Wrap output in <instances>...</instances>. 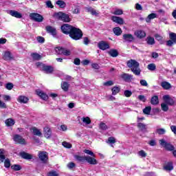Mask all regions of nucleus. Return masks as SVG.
<instances>
[{
    "label": "nucleus",
    "instance_id": "obj_17",
    "mask_svg": "<svg viewBox=\"0 0 176 176\" xmlns=\"http://www.w3.org/2000/svg\"><path fill=\"white\" fill-rule=\"evenodd\" d=\"M19 156H21L22 159H25L26 160H31V159H32V155L31 154L24 151L19 153Z\"/></svg>",
    "mask_w": 176,
    "mask_h": 176
},
{
    "label": "nucleus",
    "instance_id": "obj_30",
    "mask_svg": "<svg viewBox=\"0 0 176 176\" xmlns=\"http://www.w3.org/2000/svg\"><path fill=\"white\" fill-rule=\"evenodd\" d=\"M157 18V14L155 13H151L148 15V16L146 18V23H151V20H153V19Z\"/></svg>",
    "mask_w": 176,
    "mask_h": 176
},
{
    "label": "nucleus",
    "instance_id": "obj_61",
    "mask_svg": "<svg viewBox=\"0 0 176 176\" xmlns=\"http://www.w3.org/2000/svg\"><path fill=\"white\" fill-rule=\"evenodd\" d=\"M124 94L125 97H131L133 93L131 92V91L126 90L124 91Z\"/></svg>",
    "mask_w": 176,
    "mask_h": 176
},
{
    "label": "nucleus",
    "instance_id": "obj_29",
    "mask_svg": "<svg viewBox=\"0 0 176 176\" xmlns=\"http://www.w3.org/2000/svg\"><path fill=\"white\" fill-rule=\"evenodd\" d=\"M5 123L7 127H10L12 126H14V123L16 122L12 118H8L7 120H6Z\"/></svg>",
    "mask_w": 176,
    "mask_h": 176
},
{
    "label": "nucleus",
    "instance_id": "obj_59",
    "mask_svg": "<svg viewBox=\"0 0 176 176\" xmlns=\"http://www.w3.org/2000/svg\"><path fill=\"white\" fill-rule=\"evenodd\" d=\"M64 56H71V51L63 48V54Z\"/></svg>",
    "mask_w": 176,
    "mask_h": 176
},
{
    "label": "nucleus",
    "instance_id": "obj_25",
    "mask_svg": "<svg viewBox=\"0 0 176 176\" xmlns=\"http://www.w3.org/2000/svg\"><path fill=\"white\" fill-rule=\"evenodd\" d=\"M85 9H86L87 12L88 13H91V14H92V16H98V14H100V13L98 12H97L96 10H94L91 7L86 8Z\"/></svg>",
    "mask_w": 176,
    "mask_h": 176
},
{
    "label": "nucleus",
    "instance_id": "obj_41",
    "mask_svg": "<svg viewBox=\"0 0 176 176\" xmlns=\"http://www.w3.org/2000/svg\"><path fill=\"white\" fill-rule=\"evenodd\" d=\"M111 91H112L113 96H116V94H118V93H119V91H120V88L119 87H113L111 89Z\"/></svg>",
    "mask_w": 176,
    "mask_h": 176
},
{
    "label": "nucleus",
    "instance_id": "obj_33",
    "mask_svg": "<svg viewBox=\"0 0 176 176\" xmlns=\"http://www.w3.org/2000/svg\"><path fill=\"white\" fill-rule=\"evenodd\" d=\"M113 31L115 35H116L117 36L122 35V32H123V31H122V29L119 27L114 28L113 29Z\"/></svg>",
    "mask_w": 176,
    "mask_h": 176
},
{
    "label": "nucleus",
    "instance_id": "obj_24",
    "mask_svg": "<svg viewBox=\"0 0 176 176\" xmlns=\"http://www.w3.org/2000/svg\"><path fill=\"white\" fill-rule=\"evenodd\" d=\"M30 99H28L26 96H19L17 101L21 102V104H27Z\"/></svg>",
    "mask_w": 176,
    "mask_h": 176
},
{
    "label": "nucleus",
    "instance_id": "obj_18",
    "mask_svg": "<svg viewBox=\"0 0 176 176\" xmlns=\"http://www.w3.org/2000/svg\"><path fill=\"white\" fill-rule=\"evenodd\" d=\"M135 35L139 39H142V38H145L146 36V33H145L143 30H138L135 32Z\"/></svg>",
    "mask_w": 176,
    "mask_h": 176
},
{
    "label": "nucleus",
    "instance_id": "obj_1",
    "mask_svg": "<svg viewBox=\"0 0 176 176\" xmlns=\"http://www.w3.org/2000/svg\"><path fill=\"white\" fill-rule=\"evenodd\" d=\"M74 159L78 162V163H85L87 162L89 164L96 165L98 164V162H97V160L96 158H93L90 156H80L76 155H74Z\"/></svg>",
    "mask_w": 176,
    "mask_h": 176
},
{
    "label": "nucleus",
    "instance_id": "obj_43",
    "mask_svg": "<svg viewBox=\"0 0 176 176\" xmlns=\"http://www.w3.org/2000/svg\"><path fill=\"white\" fill-rule=\"evenodd\" d=\"M55 52L56 53V54H63L64 52V48L61 47H56L55 48Z\"/></svg>",
    "mask_w": 176,
    "mask_h": 176
},
{
    "label": "nucleus",
    "instance_id": "obj_52",
    "mask_svg": "<svg viewBox=\"0 0 176 176\" xmlns=\"http://www.w3.org/2000/svg\"><path fill=\"white\" fill-rule=\"evenodd\" d=\"M107 144H115L116 142V140H115V138L110 137L108 138V140L107 141Z\"/></svg>",
    "mask_w": 176,
    "mask_h": 176
},
{
    "label": "nucleus",
    "instance_id": "obj_54",
    "mask_svg": "<svg viewBox=\"0 0 176 176\" xmlns=\"http://www.w3.org/2000/svg\"><path fill=\"white\" fill-rule=\"evenodd\" d=\"M126 65L129 67V68H131V71H133V59L128 60Z\"/></svg>",
    "mask_w": 176,
    "mask_h": 176
},
{
    "label": "nucleus",
    "instance_id": "obj_58",
    "mask_svg": "<svg viewBox=\"0 0 176 176\" xmlns=\"http://www.w3.org/2000/svg\"><path fill=\"white\" fill-rule=\"evenodd\" d=\"M6 89H7V90H12V89H13V83L12 82H8L6 85Z\"/></svg>",
    "mask_w": 176,
    "mask_h": 176
},
{
    "label": "nucleus",
    "instance_id": "obj_46",
    "mask_svg": "<svg viewBox=\"0 0 176 176\" xmlns=\"http://www.w3.org/2000/svg\"><path fill=\"white\" fill-rule=\"evenodd\" d=\"M84 153H86L87 155H89V156H92L91 157L94 158L96 157V155L94 154V153H93V151H90V150H87V149H85L83 151Z\"/></svg>",
    "mask_w": 176,
    "mask_h": 176
},
{
    "label": "nucleus",
    "instance_id": "obj_6",
    "mask_svg": "<svg viewBox=\"0 0 176 176\" xmlns=\"http://www.w3.org/2000/svg\"><path fill=\"white\" fill-rule=\"evenodd\" d=\"M133 73L137 76L141 75V69L140 68V63L135 60H133Z\"/></svg>",
    "mask_w": 176,
    "mask_h": 176
},
{
    "label": "nucleus",
    "instance_id": "obj_28",
    "mask_svg": "<svg viewBox=\"0 0 176 176\" xmlns=\"http://www.w3.org/2000/svg\"><path fill=\"white\" fill-rule=\"evenodd\" d=\"M72 13H73V14H79L80 13V8L79 6L74 5L72 9Z\"/></svg>",
    "mask_w": 176,
    "mask_h": 176
},
{
    "label": "nucleus",
    "instance_id": "obj_38",
    "mask_svg": "<svg viewBox=\"0 0 176 176\" xmlns=\"http://www.w3.org/2000/svg\"><path fill=\"white\" fill-rule=\"evenodd\" d=\"M155 133L158 135H164L166 134V130L163 128L157 129Z\"/></svg>",
    "mask_w": 176,
    "mask_h": 176
},
{
    "label": "nucleus",
    "instance_id": "obj_15",
    "mask_svg": "<svg viewBox=\"0 0 176 176\" xmlns=\"http://www.w3.org/2000/svg\"><path fill=\"white\" fill-rule=\"evenodd\" d=\"M98 46L100 50H107V49H109V44L104 41L98 43Z\"/></svg>",
    "mask_w": 176,
    "mask_h": 176
},
{
    "label": "nucleus",
    "instance_id": "obj_47",
    "mask_svg": "<svg viewBox=\"0 0 176 176\" xmlns=\"http://www.w3.org/2000/svg\"><path fill=\"white\" fill-rule=\"evenodd\" d=\"M31 56L32 57L33 60H41L42 56L36 53H33L31 54Z\"/></svg>",
    "mask_w": 176,
    "mask_h": 176
},
{
    "label": "nucleus",
    "instance_id": "obj_13",
    "mask_svg": "<svg viewBox=\"0 0 176 176\" xmlns=\"http://www.w3.org/2000/svg\"><path fill=\"white\" fill-rule=\"evenodd\" d=\"M45 30L47 31V32H48V34H50L51 35H52V36H56L57 35V30H56L55 28L50 26V25H47L45 27Z\"/></svg>",
    "mask_w": 176,
    "mask_h": 176
},
{
    "label": "nucleus",
    "instance_id": "obj_60",
    "mask_svg": "<svg viewBox=\"0 0 176 176\" xmlns=\"http://www.w3.org/2000/svg\"><path fill=\"white\" fill-rule=\"evenodd\" d=\"M139 156H141V157H146V153L144 151V150H141L138 152Z\"/></svg>",
    "mask_w": 176,
    "mask_h": 176
},
{
    "label": "nucleus",
    "instance_id": "obj_2",
    "mask_svg": "<svg viewBox=\"0 0 176 176\" xmlns=\"http://www.w3.org/2000/svg\"><path fill=\"white\" fill-rule=\"evenodd\" d=\"M69 36L72 39H74V41H79L80 39H82V37L83 36V32L78 28L73 27Z\"/></svg>",
    "mask_w": 176,
    "mask_h": 176
},
{
    "label": "nucleus",
    "instance_id": "obj_31",
    "mask_svg": "<svg viewBox=\"0 0 176 176\" xmlns=\"http://www.w3.org/2000/svg\"><path fill=\"white\" fill-rule=\"evenodd\" d=\"M164 169L166 170V171H171V170H174L173 162H168L166 165L164 166Z\"/></svg>",
    "mask_w": 176,
    "mask_h": 176
},
{
    "label": "nucleus",
    "instance_id": "obj_51",
    "mask_svg": "<svg viewBox=\"0 0 176 176\" xmlns=\"http://www.w3.org/2000/svg\"><path fill=\"white\" fill-rule=\"evenodd\" d=\"M47 176H58V173L56 170H51L47 173Z\"/></svg>",
    "mask_w": 176,
    "mask_h": 176
},
{
    "label": "nucleus",
    "instance_id": "obj_57",
    "mask_svg": "<svg viewBox=\"0 0 176 176\" xmlns=\"http://www.w3.org/2000/svg\"><path fill=\"white\" fill-rule=\"evenodd\" d=\"M45 5L47 6V8H50L51 9H53V8H54L53 4L52 3V1L50 0L47 1L45 2Z\"/></svg>",
    "mask_w": 176,
    "mask_h": 176
},
{
    "label": "nucleus",
    "instance_id": "obj_16",
    "mask_svg": "<svg viewBox=\"0 0 176 176\" xmlns=\"http://www.w3.org/2000/svg\"><path fill=\"white\" fill-rule=\"evenodd\" d=\"M138 127L142 133H148V126L142 122L138 123Z\"/></svg>",
    "mask_w": 176,
    "mask_h": 176
},
{
    "label": "nucleus",
    "instance_id": "obj_35",
    "mask_svg": "<svg viewBox=\"0 0 176 176\" xmlns=\"http://www.w3.org/2000/svg\"><path fill=\"white\" fill-rule=\"evenodd\" d=\"M109 54L111 57H118V56H119V52H118V50H111L109 51Z\"/></svg>",
    "mask_w": 176,
    "mask_h": 176
},
{
    "label": "nucleus",
    "instance_id": "obj_20",
    "mask_svg": "<svg viewBox=\"0 0 176 176\" xmlns=\"http://www.w3.org/2000/svg\"><path fill=\"white\" fill-rule=\"evenodd\" d=\"M30 131H32L34 135H37V137H42V132L36 127H32L30 129Z\"/></svg>",
    "mask_w": 176,
    "mask_h": 176
},
{
    "label": "nucleus",
    "instance_id": "obj_26",
    "mask_svg": "<svg viewBox=\"0 0 176 176\" xmlns=\"http://www.w3.org/2000/svg\"><path fill=\"white\" fill-rule=\"evenodd\" d=\"M161 86L164 88V90H170V89L172 87L171 84L167 81L162 82Z\"/></svg>",
    "mask_w": 176,
    "mask_h": 176
},
{
    "label": "nucleus",
    "instance_id": "obj_50",
    "mask_svg": "<svg viewBox=\"0 0 176 176\" xmlns=\"http://www.w3.org/2000/svg\"><path fill=\"white\" fill-rule=\"evenodd\" d=\"M63 146H64V148H67L68 149H70V148H72V144H71L69 142H63L62 143Z\"/></svg>",
    "mask_w": 176,
    "mask_h": 176
},
{
    "label": "nucleus",
    "instance_id": "obj_7",
    "mask_svg": "<svg viewBox=\"0 0 176 176\" xmlns=\"http://www.w3.org/2000/svg\"><path fill=\"white\" fill-rule=\"evenodd\" d=\"M13 140L14 141L15 144L27 145V142L25 141V139H24L22 135H20L19 134L14 135Z\"/></svg>",
    "mask_w": 176,
    "mask_h": 176
},
{
    "label": "nucleus",
    "instance_id": "obj_9",
    "mask_svg": "<svg viewBox=\"0 0 176 176\" xmlns=\"http://www.w3.org/2000/svg\"><path fill=\"white\" fill-rule=\"evenodd\" d=\"M74 28V26L69 25V24H63L60 27V30L63 34H65V35H69L71 34V32L72 31V29Z\"/></svg>",
    "mask_w": 176,
    "mask_h": 176
},
{
    "label": "nucleus",
    "instance_id": "obj_40",
    "mask_svg": "<svg viewBox=\"0 0 176 176\" xmlns=\"http://www.w3.org/2000/svg\"><path fill=\"white\" fill-rule=\"evenodd\" d=\"M61 87L63 89V91H67L68 89H69V84H68L67 82H63L61 84Z\"/></svg>",
    "mask_w": 176,
    "mask_h": 176
},
{
    "label": "nucleus",
    "instance_id": "obj_8",
    "mask_svg": "<svg viewBox=\"0 0 176 176\" xmlns=\"http://www.w3.org/2000/svg\"><path fill=\"white\" fill-rule=\"evenodd\" d=\"M29 16L31 20L36 23H42L43 21V16L38 13H30Z\"/></svg>",
    "mask_w": 176,
    "mask_h": 176
},
{
    "label": "nucleus",
    "instance_id": "obj_4",
    "mask_svg": "<svg viewBox=\"0 0 176 176\" xmlns=\"http://www.w3.org/2000/svg\"><path fill=\"white\" fill-rule=\"evenodd\" d=\"M55 16L58 19V20H61V21H64L65 23H69V21H71L69 15L63 12L56 13Z\"/></svg>",
    "mask_w": 176,
    "mask_h": 176
},
{
    "label": "nucleus",
    "instance_id": "obj_19",
    "mask_svg": "<svg viewBox=\"0 0 176 176\" xmlns=\"http://www.w3.org/2000/svg\"><path fill=\"white\" fill-rule=\"evenodd\" d=\"M122 38H123L124 42H127L128 43L133 42V35L132 34H123Z\"/></svg>",
    "mask_w": 176,
    "mask_h": 176
},
{
    "label": "nucleus",
    "instance_id": "obj_44",
    "mask_svg": "<svg viewBox=\"0 0 176 176\" xmlns=\"http://www.w3.org/2000/svg\"><path fill=\"white\" fill-rule=\"evenodd\" d=\"M146 42L148 45H155V38H153V37L148 36L146 38Z\"/></svg>",
    "mask_w": 176,
    "mask_h": 176
},
{
    "label": "nucleus",
    "instance_id": "obj_14",
    "mask_svg": "<svg viewBox=\"0 0 176 176\" xmlns=\"http://www.w3.org/2000/svg\"><path fill=\"white\" fill-rule=\"evenodd\" d=\"M111 20L113 21V23H116L120 25H123V24H124V20L120 16H113L111 17Z\"/></svg>",
    "mask_w": 176,
    "mask_h": 176
},
{
    "label": "nucleus",
    "instance_id": "obj_49",
    "mask_svg": "<svg viewBox=\"0 0 176 176\" xmlns=\"http://www.w3.org/2000/svg\"><path fill=\"white\" fill-rule=\"evenodd\" d=\"M161 108L164 112H167L168 111V106L166 103L161 104Z\"/></svg>",
    "mask_w": 176,
    "mask_h": 176
},
{
    "label": "nucleus",
    "instance_id": "obj_42",
    "mask_svg": "<svg viewBox=\"0 0 176 176\" xmlns=\"http://www.w3.org/2000/svg\"><path fill=\"white\" fill-rule=\"evenodd\" d=\"M81 120H82V122L85 123V124H90L91 123V120H90L89 117H83L81 118Z\"/></svg>",
    "mask_w": 176,
    "mask_h": 176
},
{
    "label": "nucleus",
    "instance_id": "obj_10",
    "mask_svg": "<svg viewBox=\"0 0 176 176\" xmlns=\"http://www.w3.org/2000/svg\"><path fill=\"white\" fill-rule=\"evenodd\" d=\"M169 38L170 40L166 41V45L168 46L169 47H171L174 43L176 44V34L174 32H170L169 34Z\"/></svg>",
    "mask_w": 176,
    "mask_h": 176
},
{
    "label": "nucleus",
    "instance_id": "obj_37",
    "mask_svg": "<svg viewBox=\"0 0 176 176\" xmlns=\"http://www.w3.org/2000/svg\"><path fill=\"white\" fill-rule=\"evenodd\" d=\"M56 5H58V6H59V8L62 9H63L64 8H65V6H67V3H65V1L63 0H58L56 1Z\"/></svg>",
    "mask_w": 176,
    "mask_h": 176
},
{
    "label": "nucleus",
    "instance_id": "obj_62",
    "mask_svg": "<svg viewBox=\"0 0 176 176\" xmlns=\"http://www.w3.org/2000/svg\"><path fill=\"white\" fill-rule=\"evenodd\" d=\"M166 104H167L168 105H174V100L169 98L168 100H166Z\"/></svg>",
    "mask_w": 176,
    "mask_h": 176
},
{
    "label": "nucleus",
    "instance_id": "obj_36",
    "mask_svg": "<svg viewBox=\"0 0 176 176\" xmlns=\"http://www.w3.org/2000/svg\"><path fill=\"white\" fill-rule=\"evenodd\" d=\"M121 78H122L125 82H129L131 79V75L129 74H123L121 75Z\"/></svg>",
    "mask_w": 176,
    "mask_h": 176
},
{
    "label": "nucleus",
    "instance_id": "obj_34",
    "mask_svg": "<svg viewBox=\"0 0 176 176\" xmlns=\"http://www.w3.org/2000/svg\"><path fill=\"white\" fill-rule=\"evenodd\" d=\"M99 129L100 130H102V131H107L109 129V126H107V124L101 122L99 124Z\"/></svg>",
    "mask_w": 176,
    "mask_h": 176
},
{
    "label": "nucleus",
    "instance_id": "obj_23",
    "mask_svg": "<svg viewBox=\"0 0 176 176\" xmlns=\"http://www.w3.org/2000/svg\"><path fill=\"white\" fill-rule=\"evenodd\" d=\"M44 135L45 138H50L52 137V129L47 126L44 127Z\"/></svg>",
    "mask_w": 176,
    "mask_h": 176
},
{
    "label": "nucleus",
    "instance_id": "obj_45",
    "mask_svg": "<svg viewBox=\"0 0 176 176\" xmlns=\"http://www.w3.org/2000/svg\"><path fill=\"white\" fill-rule=\"evenodd\" d=\"M11 168L14 171H20V170H21V166L19 164H14L11 166Z\"/></svg>",
    "mask_w": 176,
    "mask_h": 176
},
{
    "label": "nucleus",
    "instance_id": "obj_64",
    "mask_svg": "<svg viewBox=\"0 0 176 176\" xmlns=\"http://www.w3.org/2000/svg\"><path fill=\"white\" fill-rule=\"evenodd\" d=\"M112 85H113V81L112 80H109L104 82V86H112Z\"/></svg>",
    "mask_w": 176,
    "mask_h": 176
},
{
    "label": "nucleus",
    "instance_id": "obj_32",
    "mask_svg": "<svg viewBox=\"0 0 176 176\" xmlns=\"http://www.w3.org/2000/svg\"><path fill=\"white\" fill-rule=\"evenodd\" d=\"M152 105H157L159 104V97L157 96H153L151 99Z\"/></svg>",
    "mask_w": 176,
    "mask_h": 176
},
{
    "label": "nucleus",
    "instance_id": "obj_27",
    "mask_svg": "<svg viewBox=\"0 0 176 176\" xmlns=\"http://www.w3.org/2000/svg\"><path fill=\"white\" fill-rule=\"evenodd\" d=\"M3 60H12L13 58V56H12V53L9 51H6L4 52V55L3 56Z\"/></svg>",
    "mask_w": 176,
    "mask_h": 176
},
{
    "label": "nucleus",
    "instance_id": "obj_12",
    "mask_svg": "<svg viewBox=\"0 0 176 176\" xmlns=\"http://www.w3.org/2000/svg\"><path fill=\"white\" fill-rule=\"evenodd\" d=\"M38 157L40 160L42 161V163L46 164L49 160V155H47V153L46 151H39Z\"/></svg>",
    "mask_w": 176,
    "mask_h": 176
},
{
    "label": "nucleus",
    "instance_id": "obj_22",
    "mask_svg": "<svg viewBox=\"0 0 176 176\" xmlns=\"http://www.w3.org/2000/svg\"><path fill=\"white\" fill-rule=\"evenodd\" d=\"M36 93L37 96H39V97L41 98H42V100H44L46 101V100H47V98H49V96H47V95L46 94H45V92H43L41 90H36Z\"/></svg>",
    "mask_w": 176,
    "mask_h": 176
},
{
    "label": "nucleus",
    "instance_id": "obj_39",
    "mask_svg": "<svg viewBox=\"0 0 176 176\" xmlns=\"http://www.w3.org/2000/svg\"><path fill=\"white\" fill-rule=\"evenodd\" d=\"M151 111H152V107L151 106L146 107L143 109V113H144V115H150Z\"/></svg>",
    "mask_w": 176,
    "mask_h": 176
},
{
    "label": "nucleus",
    "instance_id": "obj_55",
    "mask_svg": "<svg viewBox=\"0 0 176 176\" xmlns=\"http://www.w3.org/2000/svg\"><path fill=\"white\" fill-rule=\"evenodd\" d=\"M36 41L38 42V43H45V38L41 36L36 37Z\"/></svg>",
    "mask_w": 176,
    "mask_h": 176
},
{
    "label": "nucleus",
    "instance_id": "obj_5",
    "mask_svg": "<svg viewBox=\"0 0 176 176\" xmlns=\"http://www.w3.org/2000/svg\"><path fill=\"white\" fill-rule=\"evenodd\" d=\"M160 144L161 145V146H163V148H165L166 151H171L175 149V148L173 146V144H171V143L167 142L166 141H165L164 139H161L160 140Z\"/></svg>",
    "mask_w": 176,
    "mask_h": 176
},
{
    "label": "nucleus",
    "instance_id": "obj_63",
    "mask_svg": "<svg viewBox=\"0 0 176 176\" xmlns=\"http://www.w3.org/2000/svg\"><path fill=\"white\" fill-rule=\"evenodd\" d=\"M83 43L84 45H89V43H90V41L89 40V37H84L83 38Z\"/></svg>",
    "mask_w": 176,
    "mask_h": 176
},
{
    "label": "nucleus",
    "instance_id": "obj_11",
    "mask_svg": "<svg viewBox=\"0 0 176 176\" xmlns=\"http://www.w3.org/2000/svg\"><path fill=\"white\" fill-rule=\"evenodd\" d=\"M41 65V69L45 72V74H52L54 69H53V67L43 65L42 63H37V66L39 67Z\"/></svg>",
    "mask_w": 176,
    "mask_h": 176
},
{
    "label": "nucleus",
    "instance_id": "obj_53",
    "mask_svg": "<svg viewBox=\"0 0 176 176\" xmlns=\"http://www.w3.org/2000/svg\"><path fill=\"white\" fill-rule=\"evenodd\" d=\"M113 14H116V16H120V14H123V10L121 9H117L114 11Z\"/></svg>",
    "mask_w": 176,
    "mask_h": 176
},
{
    "label": "nucleus",
    "instance_id": "obj_56",
    "mask_svg": "<svg viewBox=\"0 0 176 176\" xmlns=\"http://www.w3.org/2000/svg\"><path fill=\"white\" fill-rule=\"evenodd\" d=\"M138 98L140 101H142V102H145L146 101V98H145V96L144 95L138 96Z\"/></svg>",
    "mask_w": 176,
    "mask_h": 176
},
{
    "label": "nucleus",
    "instance_id": "obj_21",
    "mask_svg": "<svg viewBox=\"0 0 176 176\" xmlns=\"http://www.w3.org/2000/svg\"><path fill=\"white\" fill-rule=\"evenodd\" d=\"M8 13L10 16H12V17H16V19H21V17H23L21 14L16 10H10Z\"/></svg>",
    "mask_w": 176,
    "mask_h": 176
},
{
    "label": "nucleus",
    "instance_id": "obj_48",
    "mask_svg": "<svg viewBox=\"0 0 176 176\" xmlns=\"http://www.w3.org/2000/svg\"><path fill=\"white\" fill-rule=\"evenodd\" d=\"M147 68L149 71H155L156 69V65L154 63H150L148 65Z\"/></svg>",
    "mask_w": 176,
    "mask_h": 176
},
{
    "label": "nucleus",
    "instance_id": "obj_3",
    "mask_svg": "<svg viewBox=\"0 0 176 176\" xmlns=\"http://www.w3.org/2000/svg\"><path fill=\"white\" fill-rule=\"evenodd\" d=\"M0 162L1 163H3L4 162V167L6 168H10V160L9 158L6 159V157L5 156V150L0 149Z\"/></svg>",
    "mask_w": 176,
    "mask_h": 176
}]
</instances>
